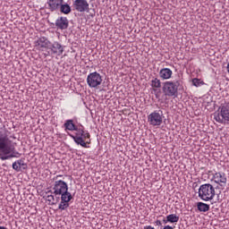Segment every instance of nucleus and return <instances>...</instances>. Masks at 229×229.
<instances>
[{"mask_svg": "<svg viewBox=\"0 0 229 229\" xmlns=\"http://www.w3.org/2000/svg\"><path fill=\"white\" fill-rule=\"evenodd\" d=\"M0 229H8V228H6L4 226H0Z\"/></svg>", "mask_w": 229, "mask_h": 229, "instance_id": "c85d7f7f", "label": "nucleus"}, {"mask_svg": "<svg viewBox=\"0 0 229 229\" xmlns=\"http://www.w3.org/2000/svg\"><path fill=\"white\" fill-rule=\"evenodd\" d=\"M163 229H174V228L171 225H165Z\"/></svg>", "mask_w": 229, "mask_h": 229, "instance_id": "bb28decb", "label": "nucleus"}, {"mask_svg": "<svg viewBox=\"0 0 229 229\" xmlns=\"http://www.w3.org/2000/svg\"><path fill=\"white\" fill-rule=\"evenodd\" d=\"M56 201H60V197L57 198Z\"/></svg>", "mask_w": 229, "mask_h": 229, "instance_id": "c756f323", "label": "nucleus"}, {"mask_svg": "<svg viewBox=\"0 0 229 229\" xmlns=\"http://www.w3.org/2000/svg\"><path fill=\"white\" fill-rule=\"evenodd\" d=\"M35 47L37 49H39V51H44V49H49L51 41L46 37H41L35 42Z\"/></svg>", "mask_w": 229, "mask_h": 229, "instance_id": "9d476101", "label": "nucleus"}, {"mask_svg": "<svg viewBox=\"0 0 229 229\" xmlns=\"http://www.w3.org/2000/svg\"><path fill=\"white\" fill-rule=\"evenodd\" d=\"M72 7L76 12H80V13H83L84 12H89V10H90L87 0H75L72 3Z\"/></svg>", "mask_w": 229, "mask_h": 229, "instance_id": "1a4fd4ad", "label": "nucleus"}, {"mask_svg": "<svg viewBox=\"0 0 229 229\" xmlns=\"http://www.w3.org/2000/svg\"><path fill=\"white\" fill-rule=\"evenodd\" d=\"M213 180L215 183H217L220 187H225V185H226V182H228L226 179V174L223 172H216L213 174Z\"/></svg>", "mask_w": 229, "mask_h": 229, "instance_id": "9b49d317", "label": "nucleus"}, {"mask_svg": "<svg viewBox=\"0 0 229 229\" xmlns=\"http://www.w3.org/2000/svg\"><path fill=\"white\" fill-rule=\"evenodd\" d=\"M62 176H64V175H60V174H59V175H56V176H55V180H58V178H62Z\"/></svg>", "mask_w": 229, "mask_h": 229, "instance_id": "cd10ccee", "label": "nucleus"}, {"mask_svg": "<svg viewBox=\"0 0 229 229\" xmlns=\"http://www.w3.org/2000/svg\"><path fill=\"white\" fill-rule=\"evenodd\" d=\"M64 3V0H47V8L51 12H56L60 10V6Z\"/></svg>", "mask_w": 229, "mask_h": 229, "instance_id": "ddd939ff", "label": "nucleus"}, {"mask_svg": "<svg viewBox=\"0 0 229 229\" xmlns=\"http://www.w3.org/2000/svg\"><path fill=\"white\" fill-rule=\"evenodd\" d=\"M150 86L153 89H160V87H162V81H160L158 78H154L150 81Z\"/></svg>", "mask_w": 229, "mask_h": 229, "instance_id": "4be33fe9", "label": "nucleus"}, {"mask_svg": "<svg viewBox=\"0 0 229 229\" xmlns=\"http://www.w3.org/2000/svg\"><path fill=\"white\" fill-rule=\"evenodd\" d=\"M213 115L215 121L220 124L229 123V103L222 104Z\"/></svg>", "mask_w": 229, "mask_h": 229, "instance_id": "39448f33", "label": "nucleus"}, {"mask_svg": "<svg viewBox=\"0 0 229 229\" xmlns=\"http://www.w3.org/2000/svg\"><path fill=\"white\" fill-rule=\"evenodd\" d=\"M48 49L51 51L52 55H58V56L64 55V47L58 41L50 43Z\"/></svg>", "mask_w": 229, "mask_h": 229, "instance_id": "f8f14e48", "label": "nucleus"}, {"mask_svg": "<svg viewBox=\"0 0 229 229\" xmlns=\"http://www.w3.org/2000/svg\"><path fill=\"white\" fill-rule=\"evenodd\" d=\"M0 130V160L19 158V152H15V148L12 146V140L8 138L4 125H3Z\"/></svg>", "mask_w": 229, "mask_h": 229, "instance_id": "f257e3e1", "label": "nucleus"}, {"mask_svg": "<svg viewBox=\"0 0 229 229\" xmlns=\"http://www.w3.org/2000/svg\"><path fill=\"white\" fill-rule=\"evenodd\" d=\"M171 76H173V71L169 68H163L159 71L161 80H171Z\"/></svg>", "mask_w": 229, "mask_h": 229, "instance_id": "f3484780", "label": "nucleus"}, {"mask_svg": "<svg viewBox=\"0 0 229 229\" xmlns=\"http://www.w3.org/2000/svg\"><path fill=\"white\" fill-rule=\"evenodd\" d=\"M180 81H167L163 83V93L166 98H176L178 96Z\"/></svg>", "mask_w": 229, "mask_h": 229, "instance_id": "423d86ee", "label": "nucleus"}, {"mask_svg": "<svg viewBox=\"0 0 229 229\" xmlns=\"http://www.w3.org/2000/svg\"><path fill=\"white\" fill-rule=\"evenodd\" d=\"M57 30H67L69 28V20L67 17L61 16L55 21Z\"/></svg>", "mask_w": 229, "mask_h": 229, "instance_id": "4468645a", "label": "nucleus"}, {"mask_svg": "<svg viewBox=\"0 0 229 229\" xmlns=\"http://www.w3.org/2000/svg\"><path fill=\"white\" fill-rule=\"evenodd\" d=\"M216 196V188L210 183H205L200 185L199 189V198L202 201H212Z\"/></svg>", "mask_w": 229, "mask_h": 229, "instance_id": "7ed1b4c3", "label": "nucleus"}, {"mask_svg": "<svg viewBox=\"0 0 229 229\" xmlns=\"http://www.w3.org/2000/svg\"><path fill=\"white\" fill-rule=\"evenodd\" d=\"M70 137L74 140L75 144L81 146L82 148H89L87 144H90L89 141H85L87 139H90V133L89 131H85V127L81 125L76 131L75 134H70Z\"/></svg>", "mask_w": 229, "mask_h": 229, "instance_id": "f03ea898", "label": "nucleus"}, {"mask_svg": "<svg viewBox=\"0 0 229 229\" xmlns=\"http://www.w3.org/2000/svg\"><path fill=\"white\" fill-rule=\"evenodd\" d=\"M59 9L61 13H64V15H69V13L72 12L71 5H69V4H61Z\"/></svg>", "mask_w": 229, "mask_h": 229, "instance_id": "aec40b11", "label": "nucleus"}, {"mask_svg": "<svg viewBox=\"0 0 229 229\" xmlns=\"http://www.w3.org/2000/svg\"><path fill=\"white\" fill-rule=\"evenodd\" d=\"M144 229H155V227H153L151 225H146V226H144Z\"/></svg>", "mask_w": 229, "mask_h": 229, "instance_id": "a878e982", "label": "nucleus"}, {"mask_svg": "<svg viewBox=\"0 0 229 229\" xmlns=\"http://www.w3.org/2000/svg\"><path fill=\"white\" fill-rule=\"evenodd\" d=\"M65 130H68L69 131H76L80 127L78 125L74 124V121L72 120H66L64 124Z\"/></svg>", "mask_w": 229, "mask_h": 229, "instance_id": "a211bd4d", "label": "nucleus"}, {"mask_svg": "<svg viewBox=\"0 0 229 229\" xmlns=\"http://www.w3.org/2000/svg\"><path fill=\"white\" fill-rule=\"evenodd\" d=\"M178 221H180V216L176 214H170L166 216L165 219H163L165 225H167V223H178Z\"/></svg>", "mask_w": 229, "mask_h": 229, "instance_id": "6ab92c4d", "label": "nucleus"}, {"mask_svg": "<svg viewBox=\"0 0 229 229\" xmlns=\"http://www.w3.org/2000/svg\"><path fill=\"white\" fill-rule=\"evenodd\" d=\"M72 199V196L61 197V202L58 206L59 210H67L69 208V201Z\"/></svg>", "mask_w": 229, "mask_h": 229, "instance_id": "2eb2a0df", "label": "nucleus"}, {"mask_svg": "<svg viewBox=\"0 0 229 229\" xmlns=\"http://www.w3.org/2000/svg\"><path fill=\"white\" fill-rule=\"evenodd\" d=\"M164 121V112L162 110L154 111L148 116V123L150 126H161Z\"/></svg>", "mask_w": 229, "mask_h": 229, "instance_id": "0eeeda50", "label": "nucleus"}, {"mask_svg": "<svg viewBox=\"0 0 229 229\" xmlns=\"http://www.w3.org/2000/svg\"><path fill=\"white\" fill-rule=\"evenodd\" d=\"M52 194L55 196H61V198H66L69 196H72L71 192H69V185L63 180H57L54 182V187L52 188Z\"/></svg>", "mask_w": 229, "mask_h": 229, "instance_id": "20e7f679", "label": "nucleus"}, {"mask_svg": "<svg viewBox=\"0 0 229 229\" xmlns=\"http://www.w3.org/2000/svg\"><path fill=\"white\" fill-rule=\"evenodd\" d=\"M197 208L199 212H208L210 210V205L203 202H198Z\"/></svg>", "mask_w": 229, "mask_h": 229, "instance_id": "412c9836", "label": "nucleus"}, {"mask_svg": "<svg viewBox=\"0 0 229 229\" xmlns=\"http://www.w3.org/2000/svg\"><path fill=\"white\" fill-rule=\"evenodd\" d=\"M155 225H156L157 226H162V222H161L160 220H157V221L155 222Z\"/></svg>", "mask_w": 229, "mask_h": 229, "instance_id": "393cba45", "label": "nucleus"}, {"mask_svg": "<svg viewBox=\"0 0 229 229\" xmlns=\"http://www.w3.org/2000/svg\"><path fill=\"white\" fill-rule=\"evenodd\" d=\"M47 201L51 203V205H56V202H55V195H47Z\"/></svg>", "mask_w": 229, "mask_h": 229, "instance_id": "b1692460", "label": "nucleus"}, {"mask_svg": "<svg viewBox=\"0 0 229 229\" xmlns=\"http://www.w3.org/2000/svg\"><path fill=\"white\" fill-rule=\"evenodd\" d=\"M192 84L194 87H201V85H205V82L201 79L195 78L192 80Z\"/></svg>", "mask_w": 229, "mask_h": 229, "instance_id": "5701e85b", "label": "nucleus"}, {"mask_svg": "<svg viewBox=\"0 0 229 229\" xmlns=\"http://www.w3.org/2000/svg\"><path fill=\"white\" fill-rule=\"evenodd\" d=\"M87 83L90 89H96L103 83V77L99 72H93L88 75Z\"/></svg>", "mask_w": 229, "mask_h": 229, "instance_id": "6e6552de", "label": "nucleus"}, {"mask_svg": "<svg viewBox=\"0 0 229 229\" xmlns=\"http://www.w3.org/2000/svg\"><path fill=\"white\" fill-rule=\"evenodd\" d=\"M27 167L28 165H26V163H24V160L22 159H19L13 163V169H14V171H16L17 173H20L21 169H27Z\"/></svg>", "mask_w": 229, "mask_h": 229, "instance_id": "dca6fc26", "label": "nucleus"}]
</instances>
